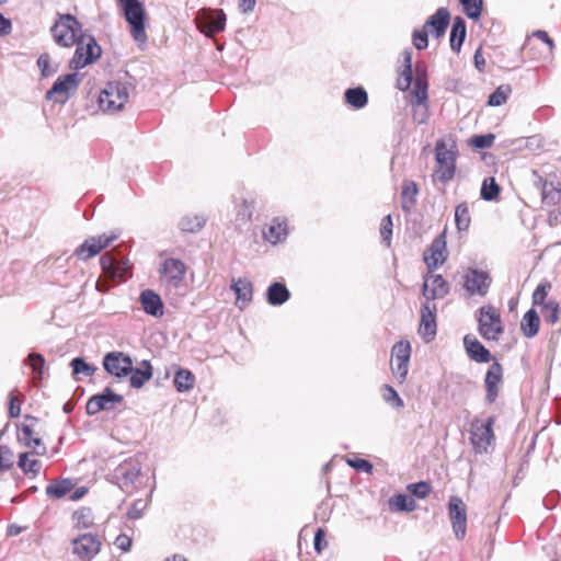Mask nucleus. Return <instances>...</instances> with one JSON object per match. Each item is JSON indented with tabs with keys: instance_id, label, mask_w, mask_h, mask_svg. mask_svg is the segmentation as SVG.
I'll use <instances>...</instances> for the list:
<instances>
[{
	"instance_id": "2f4dec72",
	"label": "nucleus",
	"mask_w": 561,
	"mask_h": 561,
	"mask_svg": "<svg viewBox=\"0 0 561 561\" xmlns=\"http://www.w3.org/2000/svg\"><path fill=\"white\" fill-rule=\"evenodd\" d=\"M290 298V291L285 284L272 283L266 290V300L271 306H282Z\"/></svg>"
},
{
	"instance_id": "864d4df0",
	"label": "nucleus",
	"mask_w": 561,
	"mask_h": 561,
	"mask_svg": "<svg viewBox=\"0 0 561 561\" xmlns=\"http://www.w3.org/2000/svg\"><path fill=\"white\" fill-rule=\"evenodd\" d=\"M14 465V454L7 445H0V471H8Z\"/></svg>"
},
{
	"instance_id": "39448f33",
	"label": "nucleus",
	"mask_w": 561,
	"mask_h": 561,
	"mask_svg": "<svg viewBox=\"0 0 561 561\" xmlns=\"http://www.w3.org/2000/svg\"><path fill=\"white\" fill-rule=\"evenodd\" d=\"M76 46L73 57L69 61V68L72 70H80L101 57L102 49L93 35L84 33Z\"/></svg>"
},
{
	"instance_id": "9d476101",
	"label": "nucleus",
	"mask_w": 561,
	"mask_h": 561,
	"mask_svg": "<svg viewBox=\"0 0 561 561\" xmlns=\"http://www.w3.org/2000/svg\"><path fill=\"white\" fill-rule=\"evenodd\" d=\"M140 470V462L137 459L128 458L114 469L111 481L116 483L121 490L129 492L138 479Z\"/></svg>"
},
{
	"instance_id": "f257e3e1",
	"label": "nucleus",
	"mask_w": 561,
	"mask_h": 561,
	"mask_svg": "<svg viewBox=\"0 0 561 561\" xmlns=\"http://www.w3.org/2000/svg\"><path fill=\"white\" fill-rule=\"evenodd\" d=\"M122 14L129 25L133 39L142 46L148 42L146 32L148 19L144 3L140 0H118Z\"/></svg>"
},
{
	"instance_id": "f3484780",
	"label": "nucleus",
	"mask_w": 561,
	"mask_h": 561,
	"mask_svg": "<svg viewBox=\"0 0 561 561\" xmlns=\"http://www.w3.org/2000/svg\"><path fill=\"white\" fill-rule=\"evenodd\" d=\"M491 283V276L482 270L470 267L465 276V288L471 296L484 297L489 291Z\"/></svg>"
},
{
	"instance_id": "603ef678",
	"label": "nucleus",
	"mask_w": 561,
	"mask_h": 561,
	"mask_svg": "<svg viewBox=\"0 0 561 561\" xmlns=\"http://www.w3.org/2000/svg\"><path fill=\"white\" fill-rule=\"evenodd\" d=\"M392 355L394 360H410L411 345L408 341L397 342L392 347Z\"/></svg>"
},
{
	"instance_id": "dca6fc26",
	"label": "nucleus",
	"mask_w": 561,
	"mask_h": 561,
	"mask_svg": "<svg viewBox=\"0 0 561 561\" xmlns=\"http://www.w3.org/2000/svg\"><path fill=\"white\" fill-rule=\"evenodd\" d=\"M448 513L455 537L462 540L467 533V507L458 496H451L448 502Z\"/></svg>"
},
{
	"instance_id": "052dcab7",
	"label": "nucleus",
	"mask_w": 561,
	"mask_h": 561,
	"mask_svg": "<svg viewBox=\"0 0 561 561\" xmlns=\"http://www.w3.org/2000/svg\"><path fill=\"white\" fill-rule=\"evenodd\" d=\"M346 462L350 467L360 472L371 473L374 470L373 463L364 458H347Z\"/></svg>"
},
{
	"instance_id": "3c124183",
	"label": "nucleus",
	"mask_w": 561,
	"mask_h": 561,
	"mask_svg": "<svg viewBox=\"0 0 561 561\" xmlns=\"http://www.w3.org/2000/svg\"><path fill=\"white\" fill-rule=\"evenodd\" d=\"M414 87L412 90V95L414 101L411 103H417L420 105L427 103L428 100V82H413Z\"/></svg>"
},
{
	"instance_id": "1a4fd4ad",
	"label": "nucleus",
	"mask_w": 561,
	"mask_h": 561,
	"mask_svg": "<svg viewBox=\"0 0 561 561\" xmlns=\"http://www.w3.org/2000/svg\"><path fill=\"white\" fill-rule=\"evenodd\" d=\"M80 81L81 78L77 72L60 76L46 92L45 98L49 101L64 104L69 100L70 95L77 91Z\"/></svg>"
},
{
	"instance_id": "4c0bfd02",
	"label": "nucleus",
	"mask_w": 561,
	"mask_h": 561,
	"mask_svg": "<svg viewBox=\"0 0 561 561\" xmlns=\"http://www.w3.org/2000/svg\"><path fill=\"white\" fill-rule=\"evenodd\" d=\"M206 224V219L203 216L187 215L180 219L178 227L183 232H197Z\"/></svg>"
},
{
	"instance_id": "680f3d73",
	"label": "nucleus",
	"mask_w": 561,
	"mask_h": 561,
	"mask_svg": "<svg viewBox=\"0 0 561 561\" xmlns=\"http://www.w3.org/2000/svg\"><path fill=\"white\" fill-rule=\"evenodd\" d=\"M409 360H392L391 362V370L396 379L402 383L408 375Z\"/></svg>"
},
{
	"instance_id": "f704fd0d",
	"label": "nucleus",
	"mask_w": 561,
	"mask_h": 561,
	"mask_svg": "<svg viewBox=\"0 0 561 561\" xmlns=\"http://www.w3.org/2000/svg\"><path fill=\"white\" fill-rule=\"evenodd\" d=\"M73 486L75 484L71 479L54 480L46 486L45 493L49 499H61L68 494Z\"/></svg>"
},
{
	"instance_id": "72a5a7b5",
	"label": "nucleus",
	"mask_w": 561,
	"mask_h": 561,
	"mask_svg": "<svg viewBox=\"0 0 561 561\" xmlns=\"http://www.w3.org/2000/svg\"><path fill=\"white\" fill-rule=\"evenodd\" d=\"M345 103L350 106L360 110L368 103V94L363 87L348 88L344 92Z\"/></svg>"
},
{
	"instance_id": "7ed1b4c3",
	"label": "nucleus",
	"mask_w": 561,
	"mask_h": 561,
	"mask_svg": "<svg viewBox=\"0 0 561 561\" xmlns=\"http://www.w3.org/2000/svg\"><path fill=\"white\" fill-rule=\"evenodd\" d=\"M50 33L55 43L62 47L76 45L79 37L84 35L81 23L72 14H59L50 27Z\"/></svg>"
},
{
	"instance_id": "aec40b11",
	"label": "nucleus",
	"mask_w": 561,
	"mask_h": 561,
	"mask_svg": "<svg viewBox=\"0 0 561 561\" xmlns=\"http://www.w3.org/2000/svg\"><path fill=\"white\" fill-rule=\"evenodd\" d=\"M436 305L428 301L421 306V321L419 333L425 342H431L436 336Z\"/></svg>"
},
{
	"instance_id": "4d7b16f0",
	"label": "nucleus",
	"mask_w": 561,
	"mask_h": 561,
	"mask_svg": "<svg viewBox=\"0 0 561 561\" xmlns=\"http://www.w3.org/2000/svg\"><path fill=\"white\" fill-rule=\"evenodd\" d=\"M494 139L493 134L477 135L470 139V145L476 149H486L493 145Z\"/></svg>"
},
{
	"instance_id": "e2e57ef3",
	"label": "nucleus",
	"mask_w": 561,
	"mask_h": 561,
	"mask_svg": "<svg viewBox=\"0 0 561 561\" xmlns=\"http://www.w3.org/2000/svg\"><path fill=\"white\" fill-rule=\"evenodd\" d=\"M392 218L391 215H387L381 220L380 226V236L382 238V241L386 243L387 247L390 245L391 236H392Z\"/></svg>"
},
{
	"instance_id": "338daca9",
	"label": "nucleus",
	"mask_w": 561,
	"mask_h": 561,
	"mask_svg": "<svg viewBox=\"0 0 561 561\" xmlns=\"http://www.w3.org/2000/svg\"><path fill=\"white\" fill-rule=\"evenodd\" d=\"M147 504L142 500H136L127 512L129 519H139L142 516Z\"/></svg>"
},
{
	"instance_id": "f8f14e48",
	"label": "nucleus",
	"mask_w": 561,
	"mask_h": 561,
	"mask_svg": "<svg viewBox=\"0 0 561 561\" xmlns=\"http://www.w3.org/2000/svg\"><path fill=\"white\" fill-rule=\"evenodd\" d=\"M131 357L123 352H110L103 357L104 370L118 379L125 378L131 373Z\"/></svg>"
},
{
	"instance_id": "a19ab883",
	"label": "nucleus",
	"mask_w": 561,
	"mask_h": 561,
	"mask_svg": "<svg viewBox=\"0 0 561 561\" xmlns=\"http://www.w3.org/2000/svg\"><path fill=\"white\" fill-rule=\"evenodd\" d=\"M455 222L458 231H467L471 222L469 207L466 202L460 203L455 208Z\"/></svg>"
},
{
	"instance_id": "5fc2aeb1",
	"label": "nucleus",
	"mask_w": 561,
	"mask_h": 561,
	"mask_svg": "<svg viewBox=\"0 0 561 561\" xmlns=\"http://www.w3.org/2000/svg\"><path fill=\"white\" fill-rule=\"evenodd\" d=\"M412 105V117L415 123L419 125L425 124L428 119L430 112H428V104H417V103H411Z\"/></svg>"
},
{
	"instance_id": "c9c22d12",
	"label": "nucleus",
	"mask_w": 561,
	"mask_h": 561,
	"mask_svg": "<svg viewBox=\"0 0 561 561\" xmlns=\"http://www.w3.org/2000/svg\"><path fill=\"white\" fill-rule=\"evenodd\" d=\"M417 185L413 181H404L401 191L402 210L410 213L416 202Z\"/></svg>"
},
{
	"instance_id": "4468645a",
	"label": "nucleus",
	"mask_w": 561,
	"mask_h": 561,
	"mask_svg": "<svg viewBox=\"0 0 561 561\" xmlns=\"http://www.w3.org/2000/svg\"><path fill=\"white\" fill-rule=\"evenodd\" d=\"M124 397L114 392L110 387H106L101 393L92 396L85 405L87 414L95 415L101 411H110L116 404H121Z\"/></svg>"
},
{
	"instance_id": "6e6d98bb",
	"label": "nucleus",
	"mask_w": 561,
	"mask_h": 561,
	"mask_svg": "<svg viewBox=\"0 0 561 561\" xmlns=\"http://www.w3.org/2000/svg\"><path fill=\"white\" fill-rule=\"evenodd\" d=\"M412 43L417 50L426 49L428 46V31L424 26L422 30H414Z\"/></svg>"
},
{
	"instance_id": "79ce46f5",
	"label": "nucleus",
	"mask_w": 561,
	"mask_h": 561,
	"mask_svg": "<svg viewBox=\"0 0 561 561\" xmlns=\"http://www.w3.org/2000/svg\"><path fill=\"white\" fill-rule=\"evenodd\" d=\"M18 466L25 474H32L34 478L39 473L42 462L37 459L30 460L28 453H22L19 456Z\"/></svg>"
},
{
	"instance_id": "f03ea898",
	"label": "nucleus",
	"mask_w": 561,
	"mask_h": 561,
	"mask_svg": "<svg viewBox=\"0 0 561 561\" xmlns=\"http://www.w3.org/2000/svg\"><path fill=\"white\" fill-rule=\"evenodd\" d=\"M495 424V416H489L485 421L476 417L470 423L469 440L474 454L483 455L489 454L495 446V434L493 426Z\"/></svg>"
},
{
	"instance_id": "cd10ccee",
	"label": "nucleus",
	"mask_w": 561,
	"mask_h": 561,
	"mask_svg": "<svg viewBox=\"0 0 561 561\" xmlns=\"http://www.w3.org/2000/svg\"><path fill=\"white\" fill-rule=\"evenodd\" d=\"M152 366L149 360L144 359L140 363L139 367H134V364L131 365V373H129V382L133 388L139 389L141 388L147 381H149L152 378L153 371Z\"/></svg>"
},
{
	"instance_id": "c85d7f7f",
	"label": "nucleus",
	"mask_w": 561,
	"mask_h": 561,
	"mask_svg": "<svg viewBox=\"0 0 561 561\" xmlns=\"http://www.w3.org/2000/svg\"><path fill=\"white\" fill-rule=\"evenodd\" d=\"M230 287L237 296V306L240 309H242L252 300L253 286L248 278L232 279Z\"/></svg>"
},
{
	"instance_id": "e433bc0d",
	"label": "nucleus",
	"mask_w": 561,
	"mask_h": 561,
	"mask_svg": "<svg viewBox=\"0 0 561 561\" xmlns=\"http://www.w3.org/2000/svg\"><path fill=\"white\" fill-rule=\"evenodd\" d=\"M175 389L179 392H186L193 389L195 385V376L193 373L185 368H179L173 379Z\"/></svg>"
},
{
	"instance_id": "0e129e2a",
	"label": "nucleus",
	"mask_w": 561,
	"mask_h": 561,
	"mask_svg": "<svg viewBox=\"0 0 561 561\" xmlns=\"http://www.w3.org/2000/svg\"><path fill=\"white\" fill-rule=\"evenodd\" d=\"M37 66L41 69L43 77H49L56 72V68L50 67V57L46 53L39 55Z\"/></svg>"
},
{
	"instance_id": "c756f323",
	"label": "nucleus",
	"mask_w": 561,
	"mask_h": 561,
	"mask_svg": "<svg viewBox=\"0 0 561 561\" xmlns=\"http://www.w3.org/2000/svg\"><path fill=\"white\" fill-rule=\"evenodd\" d=\"M467 36V27H466V21L461 16H455L451 28H450V48L455 53H459L461 49V46L466 39Z\"/></svg>"
},
{
	"instance_id": "0eeeda50",
	"label": "nucleus",
	"mask_w": 561,
	"mask_h": 561,
	"mask_svg": "<svg viewBox=\"0 0 561 561\" xmlns=\"http://www.w3.org/2000/svg\"><path fill=\"white\" fill-rule=\"evenodd\" d=\"M100 265L104 274L114 283L131 276L128 259L117 249L105 252L100 257Z\"/></svg>"
},
{
	"instance_id": "423d86ee",
	"label": "nucleus",
	"mask_w": 561,
	"mask_h": 561,
	"mask_svg": "<svg viewBox=\"0 0 561 561\" xmlns=\"http://www.w3.org/2000/svg\"><path fill=\"white\" fill-rule=\"evenodd\" d=\"M435 160L438 164L434 176L443 184L451 181L456 173L457 151L447 147L444 139H438L435 145Z\"/></svg>"
},
{
	"instance_id": "ddd939ff",
	"label": "nucleus",
	"mask_w": 561,
	"mask_h": 561,
	"mask_svg": "<svg viewBox=\"0 0 561 561\" xmlns=\"http://www.w3.org/2000/svg\"><path fill=\"white\" fill-rule=\"evenodd\" d=\"M101 539L94 534H82L72 540V553L82 561H91L101 550Z\"/></svg>"
},
{
	"instance_id": "9b49d317",
	"label": "nucleus",
	"mask_w": 561,
	"mask_h": 561,
	"mask_svg": "<svg viewBox=\"0 0 561 561\" xmlns=\"http://www.w3.org/2000/svg\"><path fill=\"white\" fill-rule=\"evenodd\" d=\"M226 14L222 10H203L196 18L197 28L207 37L225 30Z\"/></svg>"
},
{
	"instance_id": "bf43d9fd",
	"label": "nucleus",
	"mask_w": 561,
	"mask_h": 561,
	"mask_svg": "<svg viewBox=\"0 0 561 561\" xmlns=\"http://www.w3.org/2000/svg\"><path fill=\"white\" fill-rule=\"evenodd\" d=\"M408 490L417 499H425L431 492V484L426 481H420L408 485Z\"/></svg>"
},
{
	"instance_id": "c03bdc74",
	"label": "nucleus",
	"mask_w": 561,
	"mask_h": 561,
	"mask_svg": "<svg viewBox=\"0 0 561 561\" xmlns=\"http://www.w3.org/2000/svg\"><path fill=\"white\" fill-rule=\"evenodd\" d=\"M511 93H512L511 85L502 84V85L497 87L489 95L486 104L489 106H501L502 104H504L507 101Z\"/></svg>"
},
{
	"instance_id": "8fccbe9b",
	"label": "nucleus",
	"mask_w": 561,
	"mask_h": 561,
	"mask_svg": "<svg viewBox=\"0 0 561 561\" xmlns=\"http://www.w3.org/2000/svg\"><path fill=\"white\" fill-rule=\"evenodd\" d=\"M70 366L72 368V374L75 376H77L79 374H83L85 376H92L96 370V367H94L91 364H88L82 357L72 358L70 362Z\"/></svg>"
},
{
	"instance_id": "2eb2a0df",
	"label": "nucleus",
	"mask_w": 561,
	"mask_h": 561,
	"mask_svg": "<svg viewBox=\"0 0 561 561\" xmlns=\"http://www.w3.org/2000/svg\"><path fill=\"white\" fill-rule=\"evenodd\" d=\"M117 238L118 234L114 232L110 234L103 233L98 237H91L76 249L75 255L79 260L87 261L98 255L103 249L108 247Z\"/></svg>"
},
{
	"instance_id": "7c9ffc66",
	"label": "nucleus",
	"mask_w": 561,
	"mask_h": 561,
	"mask_svg": "<svg viewBox=\"0 0 561 561\" xmlns=\"http://www.w3.org/2000/svg\"><path fill=\"white\" fill-rule=\"evenodd\" d=\"M402 57L403 70L397 79V88L404 92L411 88L413 81L412 50L410 48L404 49Z\"/></svg>"
},
{
	"instance_id": "a211bd4d",
	"label": "nucleus",
	"mask_w": 561,
	"mask_h": 561,
	"mask_svg": "<svg viewBox=\"0 0 561 561\" xmlns=\"http://www.w3.org/2000/svg\"><path fill=\"white\" fill-rule=\"evenodd\" d=\"M159 273L167 286L175 288L184 279L186 266L180 259L169 257L162 262Z\"/></svg>"
},
{
	"instance_id": "a878e982",
	"label": "nucleus",
	"mask_w": 561,
	"mask_h": 561,
	"mask_svg": "<svg viewBox=\"0 0 561 561\" xmlns=\"http://www.w3.org/2000/svg\"><path fill=\"white\" fill-rule=\"evenodd\" d=\"M263 238L265 241L275 245L287 237V224L286 220H280L279 218H274L270 225H267L263 231Z\"/></svg>"
},
{
	"instance_id": "6ab92c4d",
	"label": "nucleus",
	"mask_w": 561,
	"mask_h": 561,
	"mask_svg": "<svg viewBox=\"0 0 561 561\" xmlns=\"http://www.w3.org/2000/svg\"><path fill=\"white\" fill-rule=\"evenodd\" d=\"M446 229L439 233L424 253V261L430 272L442 265L446 259Z\"/></svg>"
},
{
	"instance_id": "a18cd8bd",
	"label": "nucleus",
	"mask_w": 561,
	"mask_h": 561,
	"mask_svg": "<svg viewBox=\"0 0 561 561\" xmlns=\"http://www.w3.org/2000/svg\"><path fill=\"white\" fill-rule=\"evenodd\" d=\"M465 14L472 20L480 18L483 9L482 0H459Z\"/></svg>"
},
{
	"instance_id": "20e7f679",
	"label": "nucleus",
	"mask_w": 561,
	"mask_h": 561,
	"mask_svg": "<svg viewBox=\"0 0 561 561\" xmlns=\"http://www.w3.org/2000/svg\"><path fill=\"white\" fill-rule=\"evenodd\" d=\"M479 334L486 341H499L504 325L499 310L492 305L480 307L476 311Z\"/></svg>"
},
{
	"instance_id": "13d9d810",
	"label": "nucleus",
	"mask_w": 561,
	"mask_h": 561,
	"mask_svg": "<svg viewBox=\"0 0 561 561\" xmlns=\"http://www.w3.org/2000/svg\"><path fill=\"white\" fill-rule=\"evenodd\" d=\"M550 287V283L539 284L533 293V305L542 307L547 302L546 298Z\"/></svg>"
},
{
	"instance_id": "393cba45",
	"label": "nucleus",
	"mask_w": 561,
	"mask_h": 561,
	"mask_svg": "<svg viewBox=\"0 0 561 561\" xmlns=\"http://www.w3.org/2000/svg\"><path fill=\"white\" fill-rule=\"evenodd\" d=\"M463 345L468 356L477 363H489L492 358L490 351L473 335L463 337Z\"/></svg>"
},
{
	"instance_id": "774afa93",
	"label": "nucleus",
	"mask_w": 561,
	"mask_h": 561,
	"mask_svg": "<svg viewBox=\"0 0 561 561\" xmlns=\"http://www.w3.org/2000/svg\"><path fill=\"white\" fill-rule=\"evenodd\" d=\"M325 546V531L322 528H318L313 538V547L316 551L320 553Z\"/></svg>"
},
{
	"instance_id": "6e6552de",
	"label": "nucleus",
	"mask_w": 561,
	"mask_h": 561,
	"mask_svg": "<svg viewBox=\"0 0 561 561\" xmlns=\"http://www.w3.org/2000/svg\"><path fill=\"white\" fill-rule=\"evenodd\" d=\"M128 87L119 81H110L99 95V104L103 111H121L128 101Z\"/></svg>"
},
{
	"instance_id": "37998d69",
	"label": "nucleus",
	"mask_w": 561,
	"mask_h": 561,
	"mask_svg": "<svg viewBox=\"0 0 561 561\" xmlns=\"http://www.w3.org/2000/svg\"><path fill=\"white\" fill-rule=\"evenodd\" d=\"M500 191V185L494 178H485L482 182L480 196L482 199L491 202L497 198Z\"/></svg>"
},
{
	"instance_id": "473e14b6",
	"label": "nucleus",
	"mask_w": 561,
	"mask_h": 561,
	"mask_svg": "<svg viewBox=\"0 0 561 561\" xmlns=\"http://www.w3.org/2000/svg\"><path fill=\"white\" fill-rule=\"evenodd\" d=\"M540 325V318L538 312L531 308L523 317L520 322V330L526 337H534L538 334Z\"/></svg>"
},
{
	"instance_id": "4be33fe9",
	"label": "nucleus",
	"mask_w": 561,
	"mask_h": 561,
	"mask_svg": "<svg viewBox=\"0 0 561 561\" xmlns=\"http://www.w3.org/2000/svg\"><path fill=\"white\" fill-rule=\"evenodd\" d=\"M502 379H503V367L497 360H495L489 367V369L485 374V378H484L486 403L492 404L497 399L499 391H500V383L502 382Z\"/></svg>"
},
{
	"instance_id": "58836bf2",
	"label": "nucleus",
	"mask_w": 561,
	"mask_h": 561,
	"mask_svg": "<svg viewBox=\"0 0 561 561\" xmlns=\"http://www.w3.org/2000/svg\"><path fill=\"white\" fill-rule=\"evenodd\" d=\"M389 506L398 512H413L416 508V503L411 496L399 493L390 497Z\"/></svg>"
},
{
	"instance_id": "b1692460",
	"label": "nucleus",
	"mask_w": 561,
	"mask_h": 561,
	"mask_svg": "<svg viewBox=\"0 0 561 561\" xmlns=\"http://www.w3.org/2000/svg\"><path fill=\"white\" fill-rule=\"evenodd\" d=\"M139 302L145 313L160 318L163 316V301L152 289H145L140 293Z\"/></svg>"
},
{
	"instance_id": "09e8293b",
	"label": "nucleus",
	"mask_w": 561,
	"mask_h": 561,
	"mask_svg": "<svg viewBox=\"0 0 561 561\" xmlns=\"http://www.w3.org/2000/svg\"><path fill=\"white\" fill-rule=\"evenodd\" d=\"M381 393H382L383 400L387 403H389L391 407L397 408V409L403 408V405H404L403 400L400 398L399 393L397 392V390L393 387H391L389 385H383L381 388Z\"/></svg>"
},
{
	"instance_id": "412c9836",
	"label": "nucleus",
	"mask_w": 561,
	"mask_h": 561,
	"mask_svg": "<svg viewBox=\"0 0 561 561\" xmlns=\"http://www.w3.org/2000/svg\"><path fill=\"white\" fill-rule=\"evenodd\" d=\"M449 293V285L439 274H428L424 277L422 295L426 301L445 297Z\"/></svg>"
},
{
	"instance_id": "5701e85b",
	"label": "nucleus",
	"mask_w": 561,
	"mask_h": 561,
	"mask_svg": "<svg viewBox=\"0 0 561 561\" xmlns=\"http://www.w3.org/2000/svg\"><path fill=\"white\" fill-rule=\"evenodd\" d=\"M450 22V12L447 8L442 7L436 10L424 23V27L436 38L445 35Z\"/></svg>"
},
{
	"instance_id": "49530a36",
	"label": "nucleus",
	"mask_w": 561,
	"mask_h": 561,
	"mask_svg": "<svg viewBox=\"0 0 561 561\" xmlns=\"http://www.w3.org/2000/svg\"><path fill=\"white\" fill-rule=\"evenodd\" d=\"M543 321L548 324H554L559 319V305L553 300L547 301L540 309Z\"/></svg>"
},
{
	"instance_id": "ea45409f",
	"label": "nucleus",
	"mask_w": 561,
	"mask_h": 561,
	"mask_svg": "<svg viewBox=\"0 0 561 561\" xmlns=\"http://www.w3.org/2000/svg\"><path fill=\"white\" fill-rule=\"evenodd\" d=\"M75 527L79 529H87L94 525V516L90 507H80L72 514Z\"/></svg>"
},
{
	"instance_id": "69168bd1",
	"label": "nucleus",
	"mask_w": 561,
	"mask_h": 561,
	"mask_svg": "<svg viewBox=\"0 0 561 561\" xmlns=\"http://www.w3.org/2000/svg\"><path fill=\"white\" fill-rule=\"evenodd\" d=\"M427 82V67L422 60L415 62L413 68V81L412 82Z\"/></svg>"
},
{
	"instance_id": "bb28decb",
	"label": "nucleus",
	"mask_w": 561,
	"mask_h": 561,
	"mask_svg": "<svg viewBox=\"0 0 561 561\" xmlns=\"http://www.w3.org/2000/svg\"><path fill=\"white\" fill-rule=\"evenodd\" d=\"M537 187L541 190L542 203L548 206H554L561 201V188L560 184L557 185L553 182H548L541 176L535 182Z\"/></svg>"
},
{
	"instance_id": "de8ad7c7",
	"label": "nucleus",
	"mask_w": 561,
	"mask_h": 561,
	"mask_svg": "<svg viewBox=\"0 0 561 561\" xmlns=\"http://www.w3.org/2000/svg\"><path fill=\"white\" fill-rule=\"evenodd\" d=\"M27 363L34 373V380L39 381L43 378L45 358L39 353H32L27 357Z\"/></svg>"
}]
</instances>
